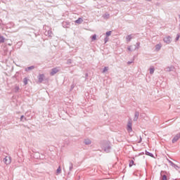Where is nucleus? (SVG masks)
Listing matches in <instances>:
<instances>
[{
    "instance_id": "1",
    "label": "nucleus",
    "mask_w": 180,
    "mask_h": 180,
    "mask_svg": "<svg viewBox=\"0 0 180 180\" xmlns=\"http://www.w3.org/2000/svg\"><path fill=\"white\" fill-rule=\"evenodd\" d=\"M102 148L105 153H110L112 147L110 146V142L105 141L102 144Z\"/></svg>"
},
{
    "instance_id": "2",
    "label": "nucleus",
    "mask_w": 180,
    "mask_h": 180,
    "mask_svg": "<svg viewBox=\"0 0 180 180\" xmlns=\"http://www.w3.org/2000/svg\"><path fill=\"white\" fill-rule=\"evenodd\" d=\"M3 162H4L6 165H9V164L12 162V159L10 156H6L5 158L3 160Z\"/></svg>"
},
{
    "instance_id": "3",
    "label": "nucleus",
    "mask_w": 180,
    "mask_h": 180,
    "mask_svg": "<svg viewBox=\"0 0 180 180\" xmlns=\"http://www.w3.org/2000/svg\"><path fill=\"white\" fill-rule=\"evenodd\" d=\"M132 124H131V120H129L128 123H127V131H129V133L133 131V129L131 127Z\"/></svg>"
},
{
    "instance_id": "4",
    "label": "nucleus",
    "mask_w": 180,
    "mask_h": 180,
    "mask_svg": "<svg viewBox=\"0 0 180 180\" xmlns=\"http://www.w3.org/2000/svg\"><path fill=\"white\" fill-rule=\"evenodd\" d=\"M163 41H165V43H166L167 44H169V43H171V41H172L171 37L167 36V37H165L163 39Z\"/></svg>"
},
{
    "instance_id": "5",
    "label": "nucleus",
    "mask_w": 180,
    "mask_h": 180,
    "mask_svg": "<svg viewBox=\"0 0 180 180\" xmlns=\"http://www.w3.org/2000/svg\"><path fill=\"white\" fill-rule=\"evenodd\" d=\"M58 71H60L58 70V68H54L51 70V72H50V75L53 76V75H56V74H57V72H58Z\"/></svg>"
},
{
    "instance_id": "6",
    "label": "nucleus",
    "mask_w": 180,
    "mask_h": 180,
    "mask_svg": "<svg viewBox=\"0 0 180 180\" xmlns=\"http://www.w3.org/2000/svg\"><path fill=\"white\" fill-rule=\"evenodd\" d=\"M44 79V74H41L38 76V82H39V84H41Z\"/></svg>"
},
{
    "instance_id": "7",
    "label": "nucleus",
    "mask_w": 180,
    "mask_h": 180,
    "mask_svg": "<svg viewBox=\"0 0 180 180\" xmlns=\"http://www.w3.org/2000/svg\"><path fill=\"white\" fill-rule=\"evenodd\" d=\"M180 139V132L177 134L172 139V143H176Z\"/></svg>"
},
{
    "instance_id": "8",
    "label": "nucleus",
    "mask_w": 180,
    "mask_h": 180,
    "mask_svg": "<svg viewBox=\"0 0 180 180\" xmlns=\"http://www.w3.org/2000/svg\"><path fill=\"white\" fill-rule=\"evenodd\" d=\"M139 116H140V112H139V111H136L134 117V122H137L139 120Z\"/></svg>"
},
{
    "instance_id": "9",
    "label": "nucleus",
    "mask_w": 180,
    "mask_h": 180,
    "mask_svg": "<svg viewBox=\"0 0 180 180\" xmlns=\"http://www.w3.org/2000/svg\"><path fill=\"white\" fill-rule=\"evenodd\" d=\"M69 172H68V175H70V174L71 173V171H72V169L74 168V165L72 164V162H69Z\"/></svg>"
},
{
    "instance_id": "10",
    "label": "nucleus",
    "mask_w": 180,
    "mask_h": 180,
    "mask_svg": "<svg viewBox=\"0 0 180 180\" xmlns=\"http://www.w3.org/2000/svg\"><path fill=\"white\" fill-rule=\"evenodd\" d=\"M46 36H48L49 37H53V32L51 30H48L45 32Z\"/></svg>"
},
{
    "instance_id": "11",
    "label": "nucleus",
    "mask_w": 180,
    "mask_h": 180,
    "mask_svg": "<svg viewBox=\"0 0 180 180\" xmlns=\"http://www.w3.org/2000/svg\"><path fill=\"white\" fill-rule=\"evenodd\" d=\"M162 47V45L161 44H158L155 45V51H160L161 50V48Z\"/></svg>"
},
{
    "instance_id": "12",
    "label": "nucleus",
    "mask_w": 180,
    "mask_h": 180,
    "mask_svg": "<svg viewBox=\"0 0 180 180\" xmlns=\"http://www.w3.org/2000/svg\"><path fill=\"white\" fill-rule=\"evenodd\" d=\"M172 70H174V66H169L165 69V71H166V72H171Z\"/></svg>"
},
{
    "instance_id": "13",
    "label": "nucleus",
    "mask_w": 180,
    "mask_h": 180,
    "mask_svg": "<svg viewBox=\"0 0 180 180\" xmlns=\"http://www.w3.org/2000/svg\"><path fill=\"white\" fill-rule=\"evenodd\" d=\"M32 70H34V65L26 68L25 70L26 71V72H28V71H32Z\"/></svg>"
},
{
    "instance_id": "14",
    "label": "nucleus",
    "mask_w": 180,
    "mask_h": 180,
    "mask_svg": "<svg viewBox=\"0 0 180 180\" xmlns=\"http://www.w3.org/2000/svg\"><path fill=\"white\" fill-rule=\"evenodd\" d=\"M82 22H84L82 18H79L77 20H75V23H77L78 25H81Z\"/></svg>"
},
{
    "instance_id": "15",
    "label": "nucleus",
    "mask_w": 180,
    "mask_h": 180,
    "mask_svg": "<svg viewBox=\"0 0 180 180\" xmlns=\"http://www.w3.org/2000/svg\"><path fill=\"white\" fill-rule=\"evenodd\" d=\"M131 39H133V37H132L131 34H129V35L126 37V40H127V42L131 41Z\"/></svg>"
},
{
    "instance_id": "16",
    "label": "nucleus",
    "mask_w": 180,
    "mask_h": 180,
    "mask_svg": "<svg viewBox=\"0 0 180 180\" xmlns=\"http://www.w3.org/2000/svg\"><path fill=\"white\" fill-rule=\"evenodd\" d=\"M134 46L135 47L133 49V50H139V49H140V42H137Z\"/></svg>"
},
{
    "instance_id": "17",
    "label": "nucleus",
    "mask_w": 180,
    "mask_h": 180,
    "mask_svg": "<svg viewBox=\"0 0 180 180\" xmlns=\"http://www.w3.org/2000/svg\"><path fill=\"white\" fill-rule=\"evenodd\" d=\"M84 143L86 146H89V144H91V141H90V139H84Z\"/></svg>"
},
{
    "instance_id": "18",
    "label": "nucleus",
    "mask_w": 180,
    "mask_h": 180,
    "mask_svg": "<svg viewBox=\"0 0 180 180\" xmlns=\"http://www.w3.org/2000/svg\"><path fill=\"white\" fill-rule=\"evenodd\" d=\"M149 71H150V74L153 75V74H154V71H155V69L154 68V67L152 66L150 68Z\"/></svg>"
},
{
    "instance_id": "19",
    "label": "nucleus",
    "mask_w": 180,
    "mask_h": 180,
    "mask_svg": "<svg viewBox=\"0 0 180 180\" xmlns=\"http://www.w3.org/2000/svg\"><path fill=\"white\" fill-rule=\"evenodd\" d=\"M28 120L29 119L25 117V115H21V117H20V121L21 122H25V121Z\"/></svg>"
},
{
    "instance_id": "20",
    "label": "nucleus",
    "mask_w": 180,
    "mask_h": 180,
    "mask_svg": "<svg viewBox=\"0 0 180 180\" xmlns=\"http://www.w3.org/2000/svg\"><path fill=\"white\" fill-rule=\"evenodd\" d=\"M59 174H61V166H59L56 170V174L58 175Z\"/></svg>"
},
{
    "instance_id": "21",
    "label": "nucleus",
    "mask_w": 180,
    "mask_h": 180,
    "mask_svg": "<svg viewBox=\"0 0 180 180\" xmlns=\"http://www.w3.org/2000/svg\"><path fill=\"white\" fill-rule=\"evenodd\" d=\"M160 175L162 176V180H168V179L167 178V175H162V172H161Z\"/></svg>"
},
{
    "instance_id": "22",
    "label": "nucleus",
    "mask_w": 180,
    "mask_h": 180,
    "mask_svg": "<svg viewBox=\"0 0 180 180\" xmlns=\"http://www.w3.org/2000/svg\"><path fill=\"white\" fill-rule=\"evenodd\" d=\"M146 155H149V157H154V155L147 150H146Z\"/></svg>"
},
{
    "instance_id": "23",
    "label": "nucleus",
    "mask_w": 180,
    "mask_h": 180,
    "mask_svg": "<svg viewBox=\"0 0 180 180\" xmlns=\"http://www.w3.org/2000/svg\"><path fill=\"white\" fill-rule=\"evenodd\" d=\"M5 38L2 36L0 37V43H4Z\"/></svg>"
},
{
    "instance_id": "24",
    "label": "nucleus",
    "mask_w": 180,
    "mask_h": 180,
    "mask_svg": "<svg viewBox=\"0 0 180 180\" xmlns=\"http://www.w3.org/2000/svg\"><path fill=\"white\" fill-rule=\"evenodd\" d=\"M109 16H110L109 14L105 13V14L103 15V18H104V19H109Z\"/></svg>"
},
{
    "instance_id": "25",
    "label": "nucleus",
    "mask_w": 180,
    "mask_h": 180,
    "mask_svg": "<svg viewBox=\"0 0 180 180\" xmlns=\"http://www.w3.org/2000/svg\"><path fill=\"white\" fill-rule=\"evenodd\" d=\"M108 70H109V68H108V67H105V68H103V72L105 73V72H106V71H108Z\"/></svg>"
},
{
    "instance_id": "26",
    "label": "nucleus",
    "mask_w": 180,
    "mask_h": 180,
    "mask_svg": "<svg viewBox=\"0 0 180 180\" xmlns=\"http://www.w3.org/2000/svg\"><path fill=\"white\" fill-rule=\"evenodd\" d=\"M169 165L172 166V167H174L175 165V163H174V162L171 161V160H168Z\"/></svg>"
},
{
    "instance_id": "27",
    "label": "nucleus",
    "mask_w": 180,
    "mask_h": 180,
    "mask_svg": "<svg viewBox=\"0 0 180 180\" xmlns=\"http://www.w3.org/2000/svg\"><path fill=\"white\" fill-rule=\"evenodd\" d=\"M133 165H134V161L131 160L130 162H129V167H133Z\"/></svg>"
},
{
    "instance_id": "28",
    "label": "nucleus",
    "mask_w": 180,
    "mask_h": 180,
    "mask_svg": "<svg viewBox=\"0 0 180 180\" xmlns=\"http://www.w3.org/2000/svg\"><path fill=\"white\" fill-rule=\"evenodd\" d=\"M23 82H24V84H25V85H27V79L26 77L24 78Z\"/></svg>"
},
{
    "instance_id": "29",
    "label": "nucleus",
    "mask_w": 180,
    "mask_h": 180,
    "mask_svg": "<svg viewBox=\"0 0 180 180\" xmlns=\"http://www.w3.org/2000/svg\"><path fill=\"white\" fill-rule=\"evenodd\" d=\"M111 34H112V31H108V32H106V36H107V37H109V36H110Z\"/></svg>"
},
{
    "instance_id": "30",
    "label": "nucleus",
    "mask_w": 180,
    "mask_h": 180,
    "mask_svg": "<svg viewBox=\"0 0 180 180\" xmlns=\"http://www.w3.org/2000/svg\"><path fill=\"white\" fill-rule=\"evenodd\" d=\"M127 50H129V51H134V50H133V49H131V46H129L127 48Z\"/></svg>"
},
{
    "instance_id": "31",
    "label": "nucleus",
    "mask_w": 180,
    "mask_h": 180,
    "mask_svg": "<svg viewBox=\"0 0 180 180\" xmlns=\"http://www.w3.org/2000/svg\"><path fill=\"white\" fill-rule=\"evenodd\" d=\"M14 89H15V92H18L19 91V86H16Z\"/></svg>"
},
{
    "instance_id": "32",
    "label": "nucleus",
    "mask_w": 180,
    "mask_h": 180,
    "mask_svg": "<svg viewBox=\"0 0 180 180\" xmlns=\"http://www.w3.org/2000/svg\"><path fill=\"white\" fill-rule=\"evenodd\" d=\"M179 37H180V35H179V34H177V35H176V41H178V40H179Z\"/></svg>"
},
{
    "instance_id": "33",
    "label": "nucleus",
    "mask_w": 180,
    "mask_h": 180,
    "mask_svg": "<svg viewBox=\"0 0 180 180\" xmlns=\"http://www.w3.org/2000/svg\"><path fill=\"white\" fill-rule=\"evenodd\" d=\"M91 40H96V34L93 35Z\"/></svg>"
},
{
    "instance_id": "34",
    "label": "nucleus",
    "mask_w": 180,
    "mask_h": 180,
    "mask_svg": "<svg viewBox=\"0 0 180 180\" xmlns=\"http://www.w3.org/2000/svg\"><path fill=\"white\" fill-rule=\"evenodd\" d=\"M173 167L175 169H179V167L178 165H175V164Z\"/></svg>"
},
{
    "instance_id": "35",
    "label": "nucleus",
    "mask_w": 180,
    "mask_h": 180,
    "mask_svg": "<svg viewBox=\"0 0 180 180\" xmlns=\"http://www.w3.org/2000/svg\"><path fill=\"white\" fill-rule=\"evenodd\" d=\"M72 63V60L71 59H68L67 61V64H71Z\"/></svg>"
},
{
    "instance_id": "36",
    "label": "nucleus",
    "mask_w": 180,
    "mask_h": 180,
    "mask_svg": "<svg viewBox=\"0 0 180 180\" xmlns=\"http://www.w3.org/2000/svg\"><path fill=\"white\" fill-rule=\"evenodd\" d=\"M29 115H30V112H27L25 113V116H29Z\"/></svg>"
},
{
    "instance_id": "37",
    "label": "nucleus",
    "mask_w": 180,
    "mask_h": 180,
    "mask_svg": "<svg viewBox=\"0 0 180 180\" xmlns=\"http://www.w3.org/2000/svg\"><path fill=\"white\" fill-rule=\"evenodd\" d=\"M104 41H105V43H108V38H105Z\"/></svg>"
},
{
    "instance_id": "38",
    "label": "nucleus",
    "mask_w": 180,
    "mask_h": 180,
    "mask_svg": "<svg viewBox=\"0 0 180 180\" xmlns=\"http://www.w3.org/2000/svg\"><path fill=\"white\" fill-rule=\"evenodd\" d=\"M131 63H133V62L129 61V62L127 63L128 65H130V64H131Z\"/></svg>"
},
{
    "instance_id": "39",
    "label": "nucleus",
    "mask_w": 180,
    "mask_h": 180,
    "mask_svg": "<svg viewBox=\"0 0 180 180\" xmlns=\"http://www.w3.org/2000/svg\"><path fill=\"white\" fill-rule=\"evenodd\" d=\"M85 77H86V78H87V77H88V73H86V74H85Z\"/></svg>"
},
{
    "instance_id": "40",
    "label": "nucleus",
    "mask_w": 180,
    "mask_h": 180,
    "mask_svg": "<svg viewBox=\"0 0 180 180\" xmlns=\"http://www.w3.org/2000/svg\"><path fill=\"white\" fill-rule=\"evenodd\" d=\"M71 89H74V85L71 86Z\"/></svg>"
},
{
    "instance_id": "41",
    "label": "nucleus",
    "mask_w": 180,
    "mask_h": 180,
    "mask_svg": "<svg viewBox=\"0 0 180 180\" xmlns=\"http://www.w3.org/2000/svg\"><path fill=\"white\" fill-rule=\"evenodd\" d=\"M139 143H141V137L140 138V141H139Z\"/></svg>"
},
{
    "instance_id": "42",
    "label": "nucleus",
    "mask_w": 180,
    "mask_h": 180,
    "mask_svg": "<svg viewBox=\"0 0 180 180\" xmlns=\"http://www.w3.org/2000/svg\"><path fill=\"white\" fill-rule=\"evenodd\" d=\"M146 1H148V2H151V0H146Z\"/></svg>"
},
{
    "instance_id": "43",
    "label": "nucleus",
    "mask_w": 180,
    "mask_h": 180,
    "mask_svg": "<svg viewBox=\"0 0 180 180\" xmlns=\"http://www.w3.org/2000/svg\"><path fill=\"white\" fill-rule=\"evenodd\" d=\"M124 2H126V1H127V0H122Z\"/></svg>"
}]
</instances>
